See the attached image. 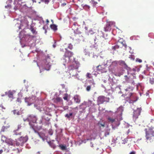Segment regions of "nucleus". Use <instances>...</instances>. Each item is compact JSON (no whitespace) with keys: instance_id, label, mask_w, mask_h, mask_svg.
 <instances>
[{"instance_id":"42","label":"nucleus","mask_w":154,"mask_h":154,"mask_svg":"<svg viewBox=\"0 0 154 154\" xmlns=\"http://www.w3.org/2000/svg\"><path fill=\"white\" fill-rule=\"evenodd\" d=\"M129 154H136V153L135 152L133 151L131 152Z\"/></svg>"},{"instance_id":"23","label":"nucleus","mask_w":154,"mask_h":154,"mask_svg":"<svg viewBox=\"0 0 154 154\" xmlns=\"http://www.w3.org/2000/svg\"><path fill=\"white\" fill-rule=\"evenodd\" d=\"M105 123L102 124L100 123H98V126L101 129V128H104L105 127Z\"/></svg>"},{"instance_id":"38","label":"nucleus","mask_w":154,"mask_h":154,"mask_svg":"<svg viewBox=\"0 0 154 154\" xmlns=\"http://www.w3.org/2000/svg\"><path fill=\"white\" fill-rule=\"evenodd\" d=\"M118 63V62L117 61H115L113 62H112V64L113 65L115 64L116 65H117V64Z\"/></svg>"},{"instance_id":"56","label":"nucleus","mask_w":154,"mask_h":154,"mask_svg":"<svg viewBox=\"0 0 154 154\" xmlns=\"http://www.w3.org/2000/svg\"><path fill=\"white\" fill-rule=\"evenodd\" d=\"M53 46L54 47H55V45H53Z\"/></svg>"},{"instance_id":"54","label":"nucleus","mask_w":154,"mask_h":154,"mask_svg":"<svg viewBox=\"0 0 154 154\" xmlns=\"http://www.w3.org/2000/svg\"><path fill=\"white\" fill-rule=\"evenodd\" d=\"M31 36L32 37V38H33L34 37V36Z\"/></svg>"},{"instance_id":"31","label":"nucleus","mask_w":154,"mask_h":154,"mask_svg":"<svg viewBox=\"0 0 154 154\" xmlns=\"http://www.w3.org/2000/svg\"><path fill=\"white\" fill-rule=\"evenodd\" d=\"M13 112L14 114H16L17 115H19V112L17 110H14V111H13Z\"/></svg>"},{"instance_id":"6","label":"nucleus","mask_w":154,"mask_h":154,"mask_svg":"<svg viewBox=\"0 0 154 154\" xmlns=\"http://www.w3.org/2000/svg\"><path fill=\"white\" fill-rule=\"evenodd\" d=\"M27 140V139L25 137H21L15 142V144L17 146L20 145L22 146L23 143H25Z\"/></svg>"},{"instance_id":"24","label":"nucleus","mask_w":154,"mask_h":154,"mask_svg":"<svg viewBox=\"0 0 154 154\" xmlns=\"http://www.w3.org/2000/svg\"><path fill=\"white\" fill-rule=\"evenodd\" d=\"M143 73L146 75H149V70L148 69H146L144 70L143 72Z\"/></svg>"},{"instance_id":"3","label":"nucleus","mask_w":154,"mask_h":154,"mask_svg":"<svg viewBox=\"0 0 154 154\" xmlns=\"http://www.w3.org/2000/svg\"><path fill=\"white\" fill-rule=\"evenodd\" d=\"M73 55V53L68 50L66 51L64 55L65 59L64 60H65V62H66V58L68 59V62H72L73 60V58H74L72 57Z\"/></svg>"},{"instance_id":"15","label":"nucleus","mask_w":154,"mask_h":154,"mask_svg":"<svg viewBox=\"0 0 154 154\" xmlns=\"http://www.w3.org/2000/svg\"><path fill=\"white\" fill-rule=\"evenodd\" d=\"M2 140L4 142L5 141L6 143H7L8 144L10 143V140L9 139H7V138L4 136H2L1 138Z\"/></svg>"},{"instance_id":"41","label":"nucleus","mask_w":154,"mask_h":154,"mask_svg":"<svg viewBox=\"0 0 154 154\" xmlns=\"http://www.w3.org/2000/svg\"><path fill=\"white\" fill-rule=\"evenodd\" d=\"M43 29H44L45 30V33L46 34L47 33V30L45 28V26H43Z\"/></svg>"},{"instance_id":"28","label":"nucleus","mask_w":154,"mask_h":154,"mask_svg":"<svg viewBox=\"0 0 154 154\" xmlns=\"http://www.w3.org/2000/svg\"><path fill=\"white\" fill-rule=\"evenodd\" d=\"M82 5L83 6V8L85 9H89L90 8V7L87 5Z\"/></svg>"},{"instance_id":"20","label":"nucleus","mask_w":154,"mask_h":154,"mask_svg":"<svg viewBox=\"0 0 154 154\" xmlns=\"http://www.w3.org/2000/svg\"><path fill=\"white\" fill-rule=\"evenodd\" d=\"M51 28L54 31L57 30V26L55 24H51L50 26Z\"/></svg>"},{"instance_id":"18","label":"nucleus","mask_w":154,"mask_h":154,"mask_svg":"<svg viewBox=\"0 0 154 154\" xmlns=\"http://www.w3.org/2000/svg\"><path fill=\"white\" fill-rule=\"evenodd\" d=\"M118 63L120 65L124 66H127L126 64L125 63V61L123 60H119L118 61Z\"/></svg>"},{"instance_id":"34","label":"nucleus","mask_w":154,"mask_h":154,"mask_svg":"<svg viewBox=\"0 0 154 154\" xmlns=\"http://www.w3.org/2000/svg\"><path fill=\"white\" fill-rule=\"evenodd\" d=\"M91 73H87L86 74V77H87L88 78H91Z\"/></svg>"},{"instance_id":"50","label":"nucleus","mask_w":154,"mask_h":154,"mask_svg":"<svg viewBox=\"0 0 154 154\" xmlns=\"http://www.w3.org/2000/svg\"><path fill=\"white\" fill-rule=\"evenodd\" d=\"M9 5H8L7 6H5V8H7L8 7H9Z\"/></svg>"},{"instance_id":"29","label":"nucleus","mask_w":154,"mask_h":154,"mask_svg":"<svg viewBox=\"0 0 154 154\" xmlns=\"http://www.w3.org/2000/svg\"><path fill=\"white\" fill-rule=\"evenodd\" d=\"M60 147L61 149L62 150H65L66 149V146L63 145H60Z\"/></svg>"},{"instance_id":"46","label":"nucleus","mask_w":154,"mask_h":154,"mask_svg":"<svg viewBox=\"0 0 154 154\" xmlns=\"http://www.w3.org/2000/svg\"><path fill=\"white\" fill-rule=\"evenodd\" d=\"M132 93H130L129 94V97H131V96L132 95Z\"/></svg>"},{"instance_id":"7","label":"nucleus","mask_w":154,"mask_h":154,"mask_svg":"<svg viewBox=\"0 0 154 154\" xmlns=\"http://www.w3.org/2000/svg\"><path fill=\"white\" fill-rule=\"evenodd\" d=\"M141 110V108H137L136 110L134 111L133 113V117L135 119L138 118V116L140 114Z\"/></svg>"},{"instance_id":"43","label":"nucleus","mask_w":154,"mask_h":154,"mask_svg":"<svg viewBox=\"0 0 154 154\" xmlns=\"http://www.w3.org/2000/svg\"><path fill=\"white\" fill-rule=\"evenodd\" d=\"M66 3H63L61 4V6L62 7H63L65 6V5H66Z\"/></svg>"},{"instance_id":"30","label":"nucleus","mask_w":154,"mask_h":154,"mask_svg":"<svg viewBox=\"0 0 154 154\" xmlns=\"http://www.w3.org/2000/svg\"><path fill=\"white\" fill-rule=\"evenodd\" d=\"M67 50V49L66 48H60V51H61L63 52H65V53Z\"/></svg>"},{"instance_id":"32","label":"nucleus","mask_w":154,"mask_h":154,"mask_svg":"<svg viewBox=\"0 0 154 154\" xmlns=\"http://www.w3.org/2000/svg\"><path fill=\"white\" fill-rule=\"evenodd\" d=\"M90 3L92 4L93 6H94L96 5L97 2L94 1H92L90 2Z\"/></svg>"},{"instance_id":"25","label":"nucleus","mask_w":154,"mask_h":154,"mask_svg":"<svg viewBox=\"0 0 154 154\" xmlns=\"http://www.w3.org/2000/svg\"><path fill=\"white\" fill-rule=\"evenodd\" d=\"M72 113H70L69 114H66L65 115V116L67 118L69 119L70 118V116H72Z\"/></svg>"},{"instance_id":"47","label":"nucleus","mask_w":154,"mask_h":154,"mask_svg":"<svg viewBox=\"0 0 154 154\" xmlns=\"http://www.w3.org/2000/svg\"><path fill=\"white\" fill-rule=\"evenodd\" d=\"M46 22L48 24V23L49 22V21L48 20V19L46 20Z\"/></svg>"},{"instance_id":"36","label":"nucleus","mask_w":154,"mask_h":154,"mask_svg":"<svg viewBox=\"0 0 154 154\" xmlns=\"http://www.w3.org/2000/svg\"><path fill=\"white\" fill-rule=\"evenodd\" d=\"M68 48L72 50L73 48L72 45L71 44H69V45Z\"/></svg>"},{"instance_id":"35","label":"nucleus","mask_w":154,"mask_h":154,"mask_svg":"<svg viewBox=\"0 0 154 154\" xmlns=\"http://www.w3.org/2000/svg\"><path fill=\"white\" fill-rule=\"evenodd\" d=\"M42 2H44L45 4H48L49 2V0H41Z\"/></svg>"},{"instance_id":"8","label":"nucleus","mask_w":154,"mask_h":154,"mask_svg":"<svg viewBox=\"0 0 154 154\" xmlns=\"http://www.w3.org/2000/svg\"><path fill=\"white\" fill-rule=\"evenodd\" d=\"M114 24V23L113 22L109 21L107 22L106 27H104L105 31L106 32L110 30L111 29V27Z\"/></svg>"},{"instance_id":"44","label":"nucleus","mask_w":154,"mask_h":154,"mask_svg":"<svg viewBox=\"0 0 154 154\" xmlns=\"http://www.w3.org/2000/svg\"><path fill=\"white\" fill-rule=\"evenodd\" d=\"M109 133L108 132H106L105 133V136H106L107 135H109Z\"/></svg>"},{"instance_id":"26","label":"nucleus","mask_w":154,"mask_h":154,"mask_svg":"<svg viewBox=\"0 0 154 154\" xmlns=\"http://www.w3.org/2000/svg\"><path fill=\"white\" fill-rule=\"evenodd\" d=\"M125 79L126 81L128 82H130V77H128L127 75L125 76Z\"/></svg>"},{"instance_id":"10","label":"nucleus","mask_w":154,"mask_h":154,"mask_svg":"<svg viewBox=\"0 0 154 154\" xmlns=\"http://www.w3.org/2000/svg\"><path fill=\"white\" fill-rule=\"evenodd\" d=\"M89 83L90 84L89 85H88L86 88V90L87 91H90L91 87L92 85L94 86L95 83L93 81L90 80L88 81Z\"/></svg>"},{"instance_id":"52","label":"nucleus","mask_w":154,"mask_h":154,"mask_svg":"<svg viewBox=\"0 0 154 154\" xmlns=\"http://www.w3.org/2000/svg\"><path fill=\"white\" fill-rule=\"evenodd\" d=\"M8 96L9 97V96H10V94H9V93H8Z\"/></svg>"},{"instance_id":"17","label":"nucleus","mask_w":154,"mask_h":154,"mask_svg":"<svg viewBox=\"0 0 154 154\" xmlns=\"http://www.w3.org/2000/svg\"><path fill=\"white\" fill-rule=\"evenodd\" d=\"M116 119L115 118H113L110 117H108L107 118V120L109 122L113 123L116 121Z\"/></svg>"},{"instance_id":"40","label":"nucleus","mask_w":154,"mask_h":154,"mask_svg":"<svg viewBox=\"0 0 154 154\" xmlns=\"http://www.w3.org/2000/svg\"><path fill=\"white\" fill-rule=\"evenodd\" d=\"M68 97L67 96H66L63 97V99L65 100H67Z\"/></svg>"},{"instance_id":"12","label":"nucleus","mask_w":154,"mask_h":154,"mask_svg":"<svg viewBox=\"0 0 154 154\" xmlns=\"http://www.w3.org/2000/svg\"><path fill=\"white\" fill-rule=\"evenodd\" d=\"M74 100L75 102L79 103L80 102V98L79 96L75 95L74 97Z\"/></svg>"},{"instance_id":"48","label":"nucleus","mask_w":154,"mask_h":154,"mask_svg":"<svg viewBox=\"0 0 154 154\" xmlns=\"http://www.w3.org/2000/svg\"><path fill=\"white\" fill-rule=\"evenodd\" d=\"M3 150H0V154H2V153Z\"/></svg>"},{"instance_id":"53","label":"nucleus","mask_w":154,"mask_h":154,"mask_svg":"<svg viewBox=\"0 0 154 154\" xmlns=\"http://www.w3.org/2000/svg\"><path fill=\"white\" fill-rule=\"evenodd\" d=\"M34 131H35V133H37V132L36 131V130H34Z\"/></svg>"},{"instance_id":"1","label":"nucleus","mask_w":154,"mask_h":154,"mask_svg":"<svg viewBox=\"0 0 154 154\" xmlns=\"http://www.w3.org/2000/svg\"><path fill=\"white\" fill-rule=\"evenodd\" d=\"M146 142L149 144L154 142V131L150 128L145 129Z\"/></svg>"},{"instance_id":"33","label":"nucleus","mask_w":154,"mask_h":154,"mask_svg":"<svg viewBox=\"0 0 154 154\" xmlns=\"http://www.w3.org/2000/svg\"><path fill=\"white\" fill-rule=\"evenodd\" d=\"M75 32L76 34H79L81 33L80 31H79V29H78L75 31Z\"/></svg>"},{"instance_id":"19","label":"nucleus","mask_w":154,"mask_h":154,"mask_svg":"<svg viewBox=\"0 0 154 154\" xmlns=\"http://www.w3.org/2000/svg\"><path fill=\"white\" fill-rule=\"evenodd\" d=\"M30 117H31V119H32V120H31V121H32V122L33 123H36V121L37 120V119L35 116H30Z\"/></svg>"},{"instance_id":"9","label":"nucleus","mask_w":154,"mask_h":154,"mask_svg":"<svg viewBox=\"0 0 154 154\" xmlns=\"http://www.w3.org/2000/svg\"><path fill=\"white\" fill-rule=\"evenodd\" d=\"M44 62L45 63L44 66L45 69L47 70H48L50 69L51 67L50 62L48 59L45 60L44 61Z\"/></svg>"},{"instance_id":"14","label":"nucleus","mask_w":154,"mask_h":154,"mask_svg":"<svg viewBox=\"0 0 154 154\" xmlns=\"http://www.w3.org/2000/svg\"><path fill=\"white\" fill-rule=\"evenodd\" d=\"M54 102L56 103H58L62 101V99L60 97H57L56 98L53 99Z\"/></svg>"},{"instance_id":"27","label":"nucleus","mask_w":154,"mask_h":154,"mask_svg":"<svg viewBox=\"0 0 154 154\" xmlns=\"http://www.w3.org/2000/svg\"><path fill=\"white\" fill-rule=\"evenodd\" d=\"M149 82L151 84H153L154 83V79L153 78H149Z\"/></svg>"},{"instance_id":"5","label":"nucleus","mask_w":154,"mask_h":154,"mask_svg":"<svg viewBox=\"0 0 154 154\" xmlns=\"http://www.w3.org/2000/svg\"><path fill=\"white\" fill-rule=\"evenodd\" d=\"M109 98L105 97L103 96H100L98 97L97 100V103L98 105L102 104L105 102H108L109 100Z\"/></svg>"},{"instance_id":"2","label":"nucleus","mask_w":154,"mask_h":154,"mask_svg":"<svg viewBox=\"0 0 154 154\" xmlns=\"http://www.w3.org/2000/svg\"><path fill=\"white\" fill-rule=\"evenodd\" d=\"M73 64L69 65L68 69L69 71H72L74 69H78L80 66V63L78 61L75 60V58H73V60L72 62Z\"/></svg>"},{"instance_id":"22","label":"nucleus","mask_w":154,"mask_h":154,"mask_svg":"<svg viewBox=\"0 0 154 154\" xmlns=\"http://www.w3.org/2000/svg\"><path fill=\"white\" fill-rule=\"evenodd\" d=\"M30 29L33 34L37 33V32H36L35 29L34 28L33 26H31L30 28Z\"/></svg>"},{"instance_id":"49","label":"nucleus","mask_w":154,"mask_h":154,"mask_svg":"<svg viewBox=\"0 0 154 154\" xmlns=\"http://www.w3.org/2000/svg\"><path fill=\"white\" fill-rule=\"evenodd\" d=\"M32 1L33 2H36V0H32Z\"/></svg>"},{"instance_id":"37","label":"nucleus","mask_w":154,"mask_h":154,"mask_svg":"<svg viewBox=\"0 0 154 154\" xmlns=\"http://www.w3.org/2000/svg\"><path fill=\"white\" fill-rule=\"evenodd\" d=\"M136 61L140 63H141L142 62V60L141 59H139V58L137 59Z\"/></svg>"},{"instance_id":"13","label":"nucleus","mask_w":154,"mask_h":154,"mask_svg":"<svg viewBox=\"0 0 154 154\" xmlns=\"http://www.w3.org/2000/svg\"><path fill=\"white\" fill-rule=\"evenodd\" d=\"M10 99L12 98L13 99L17 95V93L15 91H13L10 92Z\"/></svg>"},{"instance_id":"45","label":"nucleus","mask_w":154,"mask_h":154,"mask_svg":"<svg viewBox=\"0 0 154 154\" xmlns=\"http://www.w3.org/2000/svg\"><path fill=\"white\" fill-rule=\"evenodd\" d=\"M14 144V143H13L12 142H11V141L10 140V145H12Z\"/></svg>"},{"instance_id":"51","label":"nucleus","mask_w":154,"mask_h":154,"mask_svg":"<svg viewBox=\"0 0 154 154\" xmlns=\"http://www.w3.org/2000/svg\"><path fill=\"white\" fill-rule=\"evenodd\" d=\"M77 24V23H74L73 24V25L74 26H75L76 24Z\"/></svg>"},{"instance_id":"21","label":"nucleus","mask_w":154,"mask_h":154,"mask_svg":"<svg viewBox=\"0 0 154 154\" xmlns=\"http://www.w3.org/2000/svg\"><path fill=\"white\" fill-rule=\"evenodd\" d=\"M97 69L99 71L102 72L104 71V69H105V68H103L102 69L101 66L100 65H99L97 67Z\"/></svg>"},{"instance_id":"39","label":"nucleus","mask_w":154,"mask_h":154,"mask_svg":"<svg viewBox=\"0 0 154 154\" xmlns=\"http://www.w3.org/2000/svg\"><path fill=\"white\" fill-rule=\"evenodd\" d=\"M5 129H7V128L5 126H3L2 128V131L3 132L4 131Z\"/></svg>"},{"instance_id":"55","label":"nucleus","mask_w":154,"mask_h":154,"mask_svg":"<svg viewBox=\"0 0 154 154\" xmlns=\"http://www.w3.org/2000/svg\"><path fill=\"white\" fill-rule=\"evenodd\" d=\"M63 65H64V66H65V64L64 63V64H63Z\"/></svg>"},{"instance_id":"4","label":"nucleus","mask_w":154,"mask_h":154,"mask_svg":"<svg viewBox=\"0 0 154 154\" xmlns=\"http://www.w3.org/2000/svg\"><path fill=\"white\" fill-rule=\"evenodd\" d=\"M123 47H124L126 49L127 45L125 44V42L124 41L122 42L118 41L116 45L112 47V49L114 51L120 48H122Z\"/></svg>"},{"instance_id":"16","label":"nucleus","mask_w":154,"mask_h":154,"mask_svg":"<svg viewBox=\"0 0 154 154\" xmlns=\"http://www.w3.org/2000/svg\"><path fill=\"white\" fill-rule=\"evenodd\" d=\"M91 104H92V101H91L90 100H89V101H88L87 102H84V103H82L80 105V106H82V105L85 104V105L87 106L88 107H89L91 105Z\"/></svg>"},{"instance_id":"11","label":"nucleus","mask_w":154,"mask_h":154,"mask_svg":"<svg viewBox=\"0 0 154 154\" xmlns=\"http://www.w3.org/2000/svg\"><path fill=\"white\" fill-rule=\"evenodd\" d=\"M25 100L26 102L28 103V104L29 106L31 105L34 102V101H32V99L30 97H26Z\"/></svg>"}]
</instances>
